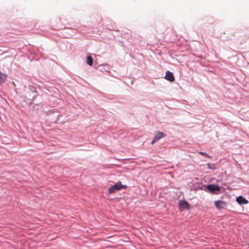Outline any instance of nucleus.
<instances>
[{"label":"nucleus","mask_w":249,"mask_h":249,"mask_svg":"<svg viewBox=\"0 0 249 249\" xmlns=\"http://www.w3.org/2000/svg\"><path fill=\"white\" fill-rule=\"evenodd\" d=\"M188 203L185 201H181L179 202V206L181 209H186L188 208Z\"/></svg>","instance_id":"nucleus-7"},{"label":"nucleus","mask_w":249,"mask_h":249,"mask_svg":"<svg viewBox=\"0 0 249 249\" xmlns=\"http://www.w3.org/2000/svg\"><path fill=\"white\" fill-rule=\"evenodd\" d=\"M126 187V185H122L121 182H119L110 187L108 189V192L109 194L114 193L122 188L125 189Z\"/></svg>","instance_id":"nucleus-1"},{"label":"nucleus","mask_w":249,"mask_h":249,"mask_svg":"<svg viewBox=\"0 0 249 249\" xmlns=\"http://www.w3.org/2000/svg\"><path fill=\"white\" fill-rule=\"evenodd\" d=\"M199 153L201 155H203L204 156H205L206 157H208V158H210V157L209 156V155H208L207 153H204V152H199Z\"/></svg>","instance_id":"nucleus-11"},{"label":"nucleus","mask_w":249,"mask_h":249,"mask_svg":"<svg viewBox=\"0 0 249 249\" xmlns=\"http://www.w3.org/2000/svg\"><path fill=\"white\" fill-rule=\"evenodd\" d=\"M165 135H166L162 132H160V131L156 132V133L155 134V136L153 140H152L151 143L152 144L154 143L155 142L158 141L159 140H160L162 138L165 137Z\"/></svg>","instance_id":"nucleus-2"},{"label":"nucleus","mask_w":249,"mask_h":249,"mask_svg":"<svg viewBox=\"0 0 249 249\" xmlns=\"http://www.w3.org/2000/svg\"><path fill=\"white\" fill-rule=\"evenodd\" d=\"M86 63L89 66H92L93 64V58L91 56H88L87 57Z\"/></svg>","instance_id":"nucleus-9"},{"label":"nucleus","mask_w":249,"mask_h":249,"mask_svg":"<svg viewBox=\"0 0 249 249\" xmlns=\"http://www.w3.org/2000/svg\"><path fill=\"white\" fill-rule=\"evenodd\" d=\"M207 188L211 192L218 191L220 190L219 186L214 184H210L207 186Z\"/></svg>","instance_id":"nucleus-5"},{"label":"nucleus","mask_w":249,"mask_h":249,"mask_svg":"<svg viewBox=\"0 0 249 249\" xmlns=\"http://www.w3.org/2000/svg\"><path fill=\"white\" fill-rule=\"evenodd\" d=\"M7 78V75L0 72V84L4 83Z\"/></svg>","instance_id":"nucleus-8"},{"label":"nucleus","mask_w":249,"mask_h":249,"mask_svg":"<svg viewBox=\"0 0 249 249\" xmlns=\"http://www.w3.org/2000/svg\"><path fill=\"white\" fill-rule=\"evenodd\" d=\"M207 166L209 169H213V170H214L216 169V167H215V165L213 164H211L210 163H208Z\"/></svg>","instance_id":"nucleus-10"},{"label":"nucleus","mask_w":249,"mask_h":249,"mask_svg":"<svg viewBox=\"0 0 249 249\" xmlns=\"http://www.w3.org/2000/svg\"><path fill=\"white\" fill-rule=\"evenodd\" d=\"M164 78L170 82H173L175 81V77L173 73L169 71L166 72Z\"/></svg>","instance_id":"nucleus-3"},{"label":"nucleus","mask_w":249,"mask_h":249,"mask_svg":"<svg viewBox=\"0 0 249 249\" xmlns=\"http://www.w3.org/2000/svg\"><path fill=\"white\" fill-rule=\"evenodd\" d=\"M214 205L217 208L220 209L226 206V203L221 200H217L214 202Z\"/></svg>","instance_id":"nucleus-6"},{"label":"nucleus","mask_w":249,"mask_h":249,"mask_svg":"<svg viewBox=\"0 0 249 249\" xmlns=\"http://www.w3.org/2000/svg\"><path fill=\"white\" fill-rule=\"evenodd\" d=\"M236 200L240 205L247 204L249 203L248 200L241 196L236 197Z\"/></svg>","instance_id":"nucleus-4"}]
</instances>
